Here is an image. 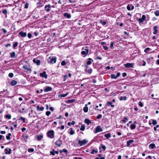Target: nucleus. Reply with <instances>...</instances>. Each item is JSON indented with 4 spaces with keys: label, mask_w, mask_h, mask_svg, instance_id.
I'll return each mask as SVG.
<instances>
[{
    "label": "nucleus",
    "mask_w": 159,
    "mask_h": 159,
    "mask_svg": "<svg viewBox=\"0 0 159 159\" xmlns=\"http://www.w3.org/2000/svg\"><path fill=\"white\" fill-rule=\"evenodd\" d=\"M5 153L6 154H10L11 153V152L12 151L11 149L10 148H6L5 149Z\"/></svg>",
    "instance_id": "nucleus-12"
},
{
    "label": "nucleus",
    "mask_w": 159,
    "mask_h": 159,
    "mask_svg": "<svg viewBox=\"0 0 159 159\" xmlns=\"http://www.w3.org/2000/svg\"><path fill=\"white\" fill-rule=\"evenodd\" d=\"M103 48L106 50H107L108 49V47H107L105 46H103Z\"/></svg>",
    "instance_id": "nucleus-58"
},
{
    "label": "nucleus",
    "mask_w": 159,
    "mask_h": 159,
    "mask_svg": "<svg viewBox=\"0 0 159 159\" xmlns=\"http://www.w3.org/2000/svg\"><path fill=\"white\" fill-rule=\"evenodd\" d=\"M84 122L87 125H89V124L91 123V121L89 120L88 119H86L84 120Z\"/></svg>",
    "instance_id": "nucleus-22"
},
{
    "label": "nucleus",
    "mask_w": 159,
    "mask_h": 159,
    "mask_svg": "<svg viewBox=\"0 0 159 159\" xmlns=\"http://www.w3.org/2000/svg\"><path fill=\"white\" fill-rule=\"evenodd\" d=\"M5 117L8 119H11V115L10 114L6 115L5 116Z\"/></svg>",
    "instance_id": "nucleus-41"
},
{
    "label": "nucleus",
    "mask_w": 159,
    "mask_h": 159,
    "mask_svg": "<svg viewBox=\"0 0 159 159\" xmlns=\"http://www.w3.org/2000/svg\"><path fill=\"white\" fill-rule=\"evenodd\" d=\"M63 77H64V79L63 80V81H65L66 78H67V75H65L63 76Z\"/></svg>",
    "instance_id": "nucleus-53"
},
{
    "label": "nucleus",
    "mask_w": 159,
    "mask_h": 159,
    "mask_svg": "<svg viewBox=\"0 0 159 159\" xmlns=\"http://www.w3.org/2000/svg\"><path fill=\"white\" fill-rule=\"evenodd\" d=\"M136 127V125L134 124H132L130 128L131 129H134Z\"/></svg>",
    "instance_id": "nucleus-40"
},
{
    "label": "nucleus",
    "mask_w": 159,
    "mask_h": 159,
    "mask_svg": "<svg viewBox=\"0 0 159 159\" xmlns=\"http://www.w3.org/2000/svg\"><path fill=\"white\" fill-rule=\"evenodd\" d=\"M112 104V102H107V105L108 106L111 105Z\"/></svg>",
    "instance_id": "nucleus-56"
},
{
    "label": "nucleus",
    "mask_w": 159,
    "mask_h": 159,
    "mask_svg": "<svg viewBox=\"0 0 159 159\" xmlns=\"http://www.w3.org/2000/svg\"><path fill=\"white\" fill-rule=\"evenodd\" d=\"M31 34L30 33H28V37L29 38H30L31 37Z\"/></svg>",
    "instance_id": "nucleus-63"
},
{
    "label": "nucleus",
    "mask_w": 159,
    "mask_h": 159,
    "mask_svg": "<svg viewBox=\"0 0 159 159\" xmlns=\"http://www.w3.org/2000/svg\"><path fill=\"white\" fill-rule=\"evenodd\" d=\"M82 50H84L82 51H81V54L83 55H84V56H86L88 53L89 51V49H84V48H83Z\"/></svg>",
    "instance_id": "nucleus-5"
},
{
    "label": "nucleus",
    "mask_w": 159,
    "mask_h": 159,
    "mask_svg": "<svg viewBox=\"0 0 159 159\" xmlns=\"http://www.w3.org/2000/svg\"><path fill=\"white\" fill-rule=\"evenodd\" d=\"M149 147L151 149H153L156 147V146L154 144L152 143L149 145Z\"/></svg>",
    "instance_id": "nucleus-25"
},
{
    "label": "nucleus",
    "mask_w": 159,
    "mask_h": 159,
    "mask_svg": "<svg viewBox=\"0 0 159 159\" xmlns=\"http://www.w3.org/2000/svg\"><path fill=\"white\" fill-rule=\"evenodd\" d=\"M128 120V118L127 117H125L124 118V119L122 120V121L124 123L126 121Z\"/></svg>",
    "instance_id": "nucleus-33"
},
{
    "label": "nucleus",
    "mask_w": 159,
    "mask_h": 159,
    "mask_svg": "<svg viewBox=\"0 0 159 159\" xmlns=\"http://www.w3.org/2000/svg\"><path fill=\"white\" fill-rule=\"evenodd\" d=\"M124 66L126 68H134L133 63H127L124 64Z\"/></svg>",
    "instance_id": "nucleus-6"
},
{
    "label": "nucleus",
    "mask_w": 159,
    "mask_h": 159,
    "mask_svg": "<svg viewBox=\"0 0 159 159\" xmlns=\"http://www.w3.org/2000/svg\"><path fill=\"white\" fill-rule=\"evenodd\" d=\"M62 152H65L66 153L68 152L67 150L66 149H63L62 151H61V150L60 151V152L61 153Z\"/></svg>",
    "instance_id": "nucleus-45"
},
{
    "label": "nucleus",
    "mask_w": 159,
    "mask_h": 159,
    "mask_svg": "<svg viewBox=\"0 0 159 159\" xmlns=\"http://www.w3.org/2000/svg\"><path fill=\"white\" fill-rule=\"evenodd\" d=\"M29 4L28 3H26L25 4V8H27L28 7Z\"/></svg>",
    "instance_id": "nucleus-59"
},
{
    "label": "nucleus",
    "mask_w": 159,
    "mask_h": 159,
    "mask_svg": "<svg viewBox=\"0 0 159 159\" xmlns=\"http://www.w3.org/2000/svg\"><path fill=\"white\" fill-rule=\"evenodd\" d=\"M56 58L55 57H50L48 59V63L52 64L55 63L56 61Z\"/></svg>",
    "instance_id": "nucleus-1"
},
{
    "label": "nucleus",
    "mask_w": 159,
    "mask_h": 159,
    "mask_svg": "<svg viewBox=\"0 0 159 159\" xmlns=\"http://www.w3.org/2000/svg\"><path fill=\"white\" fill-rule=\"evenodd\" d=\"M63 16L64 17L67 18L68 19H70L71 17V15L67 13H64L63 14Z\"/></svg>",
    "instance_id": "nucleus-13"
},
{
    "label": "nucleus",
    "mask_w": 159,
    "mask_h": 159,
    "mask_svg": "<svg viewBox=\"0 0 159 159\" xmlns=\"http://www.w3.org/2000/svg\"><path fill=\"white\" fill-rule=\"evenodd\" d=\"M139 106H140L141 107H142L143 106V104L140 101L139 102Z\"/></svg>",
    "instance_id": "nucleus-55"
},
{
    "label": "nucleus",
    "mask_w": 159,
    "mask_h": 159,
    "mask_svg": "<svg viewBox=\"0 0 159 159\" xmlns=\"http://www.w3.org/2000/svg\"><path fill=\"white\" fill-rule=\"evenodd\" d=\"M114 43V42H112L110 44V48H111L113 47Z\"/></svg>",
    "instance_id": "nucleus-57"
},
{
    "label": "nucleus",
    "mask_w": 159,
    "mask_h": 159,
    "mask_svg": "<svg viewBox=\"0 0 159 159\" xmlns=\"http://www.w3.org/2000/svg\"><path fill=\"white\" fill-rule=\"evenodd\" d=\"M102 117V115L101 114H99L97 116V118L98 119H100Z\"/></svg>",
    "instance_id": "nucleus-51"
},
{
    "label": "nucleus",
    "mask_w": 159,
    "mask_h": 159,
    "mask_svg": "<svg viewBox=\"0 0 159 159\" xmlns=\"http://www.w3.org/2000/svg\"><path fill=\"white\" fill-rule=\"evenodd\" d=\"M154 13L155 16H159V10H157L154 11Z\"/></svg>",
    "instance_id": "nucleus-28"
},
{
    "label": "nucleus",
    "mask_w": 159,
    "mask_h": 159,
    "mask_svg": "<svg viewBox=\"0 0 159 159\" xmlns=\"http://www.w3.org/2000/svg\"><path fill=\"white\" fill-rule=\"evenodd\" d=\"M150 49V48H146L145 50H144V52H147V51L148 50H149Z\"/></svg>",
    "instance_id": "nucleus-60"
},
{
    "label": "nucleus",
    "mask_w": 159,
    "mask_h": 159,
    "mask_svg": "<svg viewBox=\"0 0 159 159\" xmlns=\"http://www.w3.org/2000/svg\"><path fill=\"white\" fill-rule=\"evenodd\" d=\"M2 30L3 31L4 34H6L7 32V31L4 29L2 28Z\"/></svg>",
    "instance_id": "nucleus-61"
},
{
    "label": "nucleus",
    "mask_w": 159,
    "mask_h": 159,
    "mask_svg": "<svg viewBox=\"0 0 159 159\" xmlns=\"http://www.w3.org/2000/svg\"><path fill=\"white\" fill-rule=\"evenodd\" d=\"M51 113L50 111H47L46 112V114L47 116H48L51 114Z\"/></svg>",
    "instance_id": "nucleus-52"
},
{
    "label": "nucleus",
    "mask_w": 159,
    "mask_h": 159,
    "mask_svg": "<svg viewBox=\"0 0 159 159\" xmlns=\"http://www.w3.org/2000/svg\"><path fill=\"white\" fill-rule=\"evenodd\" d=\"M62 144V142L61 141V140L60 139H59L55 143V144L56 145L58 146L59 147H60L61 146V145Z\"/></svg>",
    "instance_id": "nucleus-8"
},
{
    "label": "nucleus",
    "mask_w": 159,
    "mask_h": 159,
    "mask_svg": "<svg viewBox=\"0 0 159 159\" xmlns=\"http://www.w3.org/2000/svg\"><path fill=\"white\" fill-rule=\"evenodd\" d=\"M127 99V97L126 96H121L120 97L119 99L120 101L123 100H126Z\"/></svg>",
    "instance_id": "nucleus-27"
},
{
    "label": "nucleus",
    "mask_w": 159,
    "mask_h": 159,
    "mask_svg": "<svg viewBox=\"0 0 159 159\" xmlns=\"http://www.w3.org/2000/svg\"><path fill=\"white\" fill-rule=\"evenodd\" d=\"M33 61L34 63L36 64L37 65H39L40 63V60L36 58H34Z\"/></svg>",
    "instance_id": "nucleus-11"
},
{
    "label": "nucleus",
    "mask_w": 159,
    "mask_h": 159,
    "mask_svg": "<svg viewBox=\"0 0 159 159\" xmlns=\"http://www.w3.org/2000/svg\"><path fill=\"white\" fill-rule=\"evenodd\" d=\"M85 70L87 71L89 74H91L92 71V69H89L88 70H86L85 69Z\"/></svg>",
    "instance_id": "nucleus-39"
},
{
    "label": "nucleus",
    "mask_w": 159,
    "mask_h": 159,
    "mask_svg": "<svg viewBox=\"0 0 159 159\" xmlns=\"http://www.w3.org/2000/svg\"><path fill=\"white\" fill-rule=\"evenodd\" d=\"M88 141L84 139L82 141L79 140H78V144L80 146H82L85 145L88 143Z\"/></svg>",
    "instance_id": "nucleus-3"
},
{
    "label": "nucleus",
    "mask_w": 159,
    "mask_h": 159,
    "mask_svg": "<svg viewBox=\"0 0 159 159\" xmlns=\"http://www.w3.org/2000/svg\"><path fill=\"white\" fill-rule=\"evenodd\" d=\"M50 153L53 156H54L55 155V153L52 151H50Z\"/></svg>",
    "instance_id": "nucleus-64"
},
{
    "label": "nucleus",
    "mask_w": 159,
    "mask_h": 159,
    "mask_svg": "<svg viewBox=\"0 0 159 159\" xmlns=\"http://www.w3.org/2000/svg\"><path fill=\"white\" fill-rule=\"evenodd\" d=\"M2 139L3 140H5L4 137L3 135H0V140H1Z\"/></svg>",
    "instance_id": "nucleus-48"
},
{
    "label": "nucleus",
    "mask_w": 159,
    "mask_h": 159,
    "mask_svg": "<svg viewBox=\"0 0 159 159\" xmlns=\"http://www.w3.org/2000/svg\"><path fill=\"white\" fill-rule=\"evenodd\" d=\"M47 134L48 136L50 138H53L54 137V131L53 130L48 131Z\"/></svg>",
    "instance_id": "nucleus-2"
},
{
    "label": "nucleus",
    "mask_w": 159,
    "mask_h": 159,
    "mask_svg": "<svg viewBox=\"0 0 159 159\" xmlns=\"http://www.w3.org/2000/svg\"><path fill=\"white\" fill-rule=\"evenodd\" d=\"M40 76L43 78H44L45 79L47 78V75L46 74L45 71H43L42 73L40 74Z\"/></svg>",
    "instance_id": "nucleus-9"
},
{
    "label": "nucleus",
    "mask_w": 159,
    "mask_h": 159,
    "mask_svg": "<svg viewBox=\"0 0 159 159\" xmlns=\"http://www.w3.org/2000/svg\"><path fill=\"white\" fill-rule=\"evenodd\" d=\"M140 65L143 66H145L146 64V62L143 60L140 61Z\"/></svg>",
    "instance_id": "nucleus-23"
},
{
    "label": "nucleus",
    "mask_w": 159,
    "mask_h": 159,
    "mask_svg": "<svg viewBox=\"0 0 159 159\" xmlns=\"http://www.w3.org/2000/svg\"><path fill=\"white\" fill-rule=\"evenodd\" d=\"M127 9L129 11L131 10V7L130 4H128L127 6Z\"/></svg>",
    "instance_id": "nucleus-46"
},
{
    "label": "nucleus",
    "mask_w": 159,
    "mask_h": 159,
    "mask_svg": "<svg viewBox=\"0 0 159 159\" xmlns=\"http://www.w3.org/2000/svg\"><path fill=\"white\" fill-rule=\"evenodd\" d=\"M10 57L11 58H13L15 57L16 53L14 52H13L12 53H10Z\"/></svg>",
    "instance_id": "nucleus-31"
},
{
    "label": "nucleus",
    "mask_w": 159,
    "mask_h": 159,
    "mask_svg": "<svg viewBox=\"0 0 159 159\" xmlns=\"http://www.w3.org/2000/svg\"><path fill=\"white\" fill-rule=\"evenodd\" d=\"M157 122L155 120H154V119L152 120V125H156L157 124Z\"/></svg>",
    "instance_id": "nucleus-32"
},
{
    "label": "nucleus",
    "mask_w": 159,
    "mask_h": 159,
    "mask_svg": "<svg viewBox=\"0 0 159 159\" xmlns=\"http://www.w3.org/2000/svg\"><path fill=\"white\" fill-rule=\"evenodd\" d=\"M70 129L71 130L70 134V135H72L74 134V132L73 130V128H70Z\"/></svg>",
    "instance_id": "nucleus-35"
},
{
    "label": "nucleus",
    "mask_w": 159,
    "mask_h": 159,
    "mask_svg": "<svg viewBox=\"0 0 159 159\" xmlns=\"http://www.w3.org/2000/svg\"><path fill=\"white\" fill-rule=\"evenodd\" d=\"M101 146H102V147L103 149V151H105L106 150V148L105 145H103L102 144H101Z\"/></svg>",
    "instance_id": "nucleus-44"
},
{
    "label": "nucleus",
    "mask_w": 159,
    "mask_h": 159,
    "mask_svg": "<svg viewBox=\"0 0 159 159\" xmlns=\"http://www.w3.org/2000/svg\"><path fill=\"white\" fill-rule=\"evenodd\" d=\"M98 152V150H95V149H93L92 151L90 152L91 154H93L94 153H97Z\"/></svg>",
    "instance_id": "nucleus-37"
},
{
    "label": "nucleus",
    "mask_w": 159,
    "mask_h": 159,
    "mask_svg": "<svg viewBox=\"0 0 159 159\" xmlns=\"http://www.w3.org/2000/svg\"><path fill=\"white\" fill-rule=\"evenodd\" d=\"M66 62L65 61H64V60L62 61L61 63V65L62 66H64V65H66Z\"/></svg>",
    "instance_id": "nucleus-42"
},
{
    "label": "nucleus",
    "mask_w": 159,
    "mask_h": 159,
    "mask_svg": "<svg viewBox=\"0 0 159 159\" xmlns=\"http://www.w3.org/2000/svg\"><path fill=\"white\" fill-rule=\"evenodd\" d=\"M146 19V16L145 15H143L142 16V17L141 18H139L138 20V21L139 22V23H142Z\"/></svg>",
    "instance_id": "nucleus-7"
},
{
    "label": "nucleus",
    "mask_w": 159,
    "mask_h": 159,
    "mask_svg": "<svg viewBox=\"0 0 159 159\" xmlns=\"http://www.w3.org/2000/svg\"><path fill=\"white\" fill-rule=\"evenodd\" d=\"M13 74L12 73H10L8 75V76L10 78H12L13 77Z\"/></svg>",
    "instance_id": "nucleus-47"
},
{
    "label": "nucleus",
    "mask_w": 159,
    "mask_h": 159,
    "mask_svg": "<svg viewBox=\"0 0 159 159\" xmlns=\"http://www.w3.org/2000/svg\"><path fill=\"white\" fill-rule=\"evenodd\" d=\"M68 94V93H67L65 94H60V96L61 97H66Z\"/></svg>",
    "instance_id": "nucleus-34"
},
{
    "label": "nucleus",
    "mask_w": 159,
    "mask_h": 159,
    "mask_svg": "<svg viewBox=\"0 0 159 159\" xmlns=\"http://www.w3.org/2000/svg\"><path fill=\"white\" fill-rule=\"evenodd\" d=\"M17 84V81L15 80H12L11 82V84L12 86H14Z\"/></svg>",
    "instance_id": "nucleus-24"
},
{
    "label": "nucleus",
    "mask_w": 159,
    "mask_h": 159,
    "mask_svg": "<svg viewBox=\"0 0 159 159\" xmlns=\"http://www.w3.org/2000/svg\"><path fill=\"white\" fill-rule=\"evenodd\" d=\"M134 141L133 140H129L127 141L126 143L127 146L129 147L130 144L134 142Z\"/></svg>",
    "instance_id": "nucleus-19"
},
{
    "label": "nucleus",
    "mask_w": 159,
    "mask_h": 159,
    "mask_svg": "<svg viewBox=\"0 0 159 159\" xmlns=\"http://www.w3.org/2000/svg\"><path fill=\"white\" fill-rule=\"evenodd\" d=\"M34 149L33 148L29 149L28 151L29 152H33L34 151Z\"/></svg>",
    "instance_id": "nucleus-54"
},
{
    "label": "nucleus",
    "mask_w": 159,
    "mask_h": 159,
    "mask_svg": "<svg viewBox=\"0 0 159 159\" xmlns=\"http://www.w3.org/2000/svg\"><path fill=\"white\" fill-rule=\"evenodd\" d=\"M20 120H23V123L25 122V118L22 117H20Z\"/></svg>",
    "instance_id": "nucleus-50"
},
{
    "label": "nucleus",
    "mask_w": 159,
    "mask_h": 159,
    "mask_svg": "<svg viewBox=\"0 0 159 159\" xmlns=\"http://www.w3.org/2000/svg\"><path fill=\"white\" fill-rule=\"evenodd\" d=\"M52 88L50 87H47L44 89V91L45 92H48L52 91Z\"/></svg>",
    "instance_id": "nucleus-14"
},
{
    "label": "nucleus",
    "mask_w": 159,
    "mask_h": 159,
    "mask_svg": "<svg viewBox=\"0 0 159 159\" xmlns=\"http://www.w3.org/2000/svg\"><path fill=\"white\" fill-rule=\"evenodd\" d=\"M88 104H85V107L83 108V110L85 112H87L88 111V108L87 107Z\"/></svg>",
    "instance_id": "nucleus-21"
},
{
    "label": "nucleus",
    "mask_w": 159,
    "mask_h": 159,
    "mask_svg": "<svg viewBox=\"0 0 159 159\" xmlns=\"http://www.w3.org/2000/svg\"><path fill=\"white\" fill-rule=\"evenodd\" d=\"M23 68L24 70H26L27 71H31V69L29 66H24Z\"/></svg>",
    "instance_id": "nucleus-16"
},
{
    "label": "nucleus",
    "mask_w": 159,
    "mask_h": 159,
    "mask_svg": "<svg viewBox=\"0 0 159 159\" xmlns=\"http://www.w3.org/2000/svg\"><path fill=\"white\" fill-rule=\"evenodd\" d=\"M93 61V60L91 58H89L87 59L86 64L87 65H89L91 64L92 62Z\"/></svg>",
    "instance_id": "nucleus-10"
},
{
    "label": "nucleus",
    "mask_w": 159,
    "mask_h": 159,
    "mask_svg": "<svg viewBox=\"0 0 159 159\" xmlns=\"http://www.w3.org/2000/svg\"><path fill=\"white\" fill-rule=\"evenodd\" d=\"M153 30H154L153 34H157L158 32L157 27V26H155L153 27Z\"/></svg>",
    "instance_id": "nucleus-17"
},
{
    "label": "nucleus",
    "mask_w": 159,
    "mask_h": 159,
    "mask_svg": "<svg viewBox=\"0 0 159 159\" xmlns=\"http://www.w3.org/2000/svg\"><path fill=\"white\" fill-rule=\"evenodd\" d=\"M105 137H106L107 139H108L111 137V134L110 133L105 134L104 135Z\"/></svg>",
    "instance_id": "nucleus-29"
},
{
    "label": "nucleus",
    "mask_w": 159,
    "mask_h": 159,
    "mask_svg": "<svg viewBox=\"0 0 159 159\" xmlns=\"http://www.w3.org/2000/svg\"><path fill=\"white\" fill-rule=\"evenodd\" d=\"M2 13L4 14H6L7 13V10L6 9H4L3 10Z\"/></svg>",
    "instance_id": "nucleus-49"
},
{
    "label": "nucleus",
    "mask_w": 159,
    "mask_h": 159,
    "mask_svg": "<svg viewBox=\"0 0 159 159\" xmlns=\"http://www.w3.org/2000/svg\"><path fill=\"white\" fill-rule=\"evenodd\" d=\"M36 108L37 110L38 111H43L44 109L43 107H40L39 105L37 106Z\"/></svg>",
    "instance_id": "nucleus-20"
},
{
    "label": "nucleus",
    "mask_w": 159,
    "mask_h": 159,
    "mask_svg": "<svg viewBox=\"0 0 159 159\" xmlns=\"http://www.w3.org/2000/svg\"><path fill=\"white\" fill-rule=\"evenodd\" d=\"M111 79H116L117 78V77H116V76H115V75L114 74L111 75Z\"/></svg>",
    "instance_id": "nucleus-38"
},
{
    "label": "nucleus",
    "mask_w": 159,
    "mask_h": 159,
    "mask_svg": "<svg viewBox=\"0 0 159 159\" xmlns=\"http://www.w3.org/2000/svg\"><path fill=\"white\" fill-rule=\"evenodd\" d=\"M100 23L103 25H105L107 23L106 21H102V20H100Z\"/></svg>",
    "instance_id": "nucleus-43"
},
{
    "label": "nucleus",
    "mask_w": 159,
    "mask_h": 159,
    "mask_svg": "<svg viewBox=\"0 0 159 159\" xmlns=\"http://www.w3.org/2000/svg\"><path fill=\"white\" fill-rule=\"evenodd\" d=\"M126 75H127V74L126 73L124 72L122 74V76L124 77H125Z\"/></svg>",
    "instance_id": "nucleus-62"
},
{
    "label": "nucleus",
    "mask_w": 159,
    "mask_h": 159,
    "mask_svg": "<svg viewBox=\"0 0 159 159\" xmlns=\"http://www.w3.org/2000/svg\"><path fill=\"white\" fill-rule=\"evenodd\" d=\"M85 129V126L84 124L81 125V127L80 130L81 131H84Z\"/></svg>",
    "instance_id": "nucleus-30"
},
{
    "label": "nucleus",
    "mask_w": 159,
    "mask_h": 159,
    "mask_svg": "<svg viewBox=\"0 0 159 159\" xmlns=\"http://www.w3.org/2000/svg\"><path fill=\"white\" fill-rule=\"evenodd\" d=\"M51 7L50 5H46L45 6V10L47 11H50L49 8Z\"/></svg>",
    "instance_id": "nucleus-18"
},
{
    "label": "nucleus",
    "mask_w": 159,
    "mask_h": 159,
    "mask_svg": "<svg viewBox=\"0 0 159 159\" xmlns=\"http://www.w3.org/2000/svg\"><path fill=\"white\" fill-rule=\"evenodd\" d=\"M18 43L17 42H16L14 44L13 46V48L14 49H15V48L17 46Z\"/></svg>",
    "instance_id": "nucleus-36"
},
{
    "label": "nucleus",
    "mask_w": 159,
    "mask_h": 159,
    "mask_svg": "<svg viewBox=\"0 0 159 159\" xmlns=\"http://www.w3.org/2000/svg\"><path fill=\"white\" fill-rule=\"evenodd\" d=\"M19 34L21 37H25L26 36V32H24L22 31H20L19 33Z\"/></svg>",
    "instance_id": "nucleus-15"
},
{
    "label": "nucleus",
    "mask_w": 159,
    "mask_h": 159,
    "mask_svg": "<svg viewBox=\"0 0 159 159\" xmlns=\"http://www.w3.org/2000/svg\"><path fill=\"white\" fill-rule=\"evenodd\" d=\"M43 138L42 135H38L37 136V139L38 141H40Z\"/></svg>",
    "instance_id": "nucleus-26"
},
{
    "label": "nucleus",
    "mask_w": 159,
    "mask_h": 159,
    "mask_svg": "<svg viewBox=\"0 0 159 159\" xmlns=\"http://www.w3.org/2000/svg\"><path fill=\"white\" fill-rule=\"evenodd\" d=\"M102 129L101 128L100 126L98 125L97 126L95 129L93 131L94 134L97 133L98 132H100L102 131Z\"/></svg>",
    "instance_id": "nucleus-4"
}]
</instances>
